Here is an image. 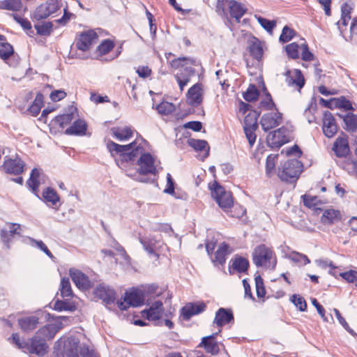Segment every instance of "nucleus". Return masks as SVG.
<instances>
[{"label":"nucleus","mask_w":357,"mask_h":357,"mask_svg":"<svg viewBox=\"0 0 357 357\" xmlns=\"http://www.w3.org/2000/svg\"><path fill=\"white\" fill-rule=\"evenodd\" d=\"M303 164L297 159H289L281 163L278 169V176L281 181L294 183L298 180L301 172Z\"/></svg>","instance_id":"obj_5"},{"label":"nucleus","mask_w":357,"mask_h":357,"mask_svg":"<svg viewBox=\"0 0 357 357\" xmlns=\"http://www.w3.org/2000/svg\"><path fill=\"white\" fill-rule=\"evenodd\" d=\"M146 304L149 306V308L142 311V315L149 321L159 320L164 312L163 303L161 301L151 302V298L146 299Z\"/></svg>","instance_id":"obj_11"},{"label":"nucleus","mask_w":357,"mask_h":357,"mask_svg":"<svg viewBox=\"0 0 357 357\" xmlns=\"http://www.w3.org/2000/svg\"><path fill=\"white\" fill-rule=\"evenodd\" d=\"M287 81L289 84H295L299 88H302L305 84L303 75L301 71L297 69L287 72Z\"/></svg>","instance_id":"obj_33"},{"label":"nucleus","mask_w":357,"mask_h":357,"mask_svg":"<svg viewBox=\"0 0 357 357\" xmlns=\"http://www.w3.org/2000/svg\"><path fill=\"white\" fill-rule=\"evenodd\" d=\"M169 63L172 68L179 70L174 77L182 91L195 75V70L192 66H197V61L194 58L181 56L172 59Z\"/></svg>","instance_id":"obj_3"},{"label":"nucleus","mask_w":357,"mask_h":357,"mask_svg":"<svg viewBox=\"0 0 357 357\" xmlns=\"http://www.w3.org/2000/svg\"><path fill=\"white\" fill-rule=\"evenodd\" d=\"M229 273L230 275L234 274L235 272L238 273H246L250 266L249 261L242 257L236 255L229 261Z\"/></svg>","instance_id":"obj_17"},{"label":"nucleus","mask_w":357,"mask_h":357,"mask_svg":"<svg viewBox=\"0 0 357 357\" xmlns=\"http://www.w3.org/2000/svg\"><path fill=\"white\" fill-rule=\"evenodd\" d=\"M287 258L298 266H303L310 263V259L306 255L297 252H291L287 255Z\"/></svg>","instance_id":"obj_39"},{"label":"nucleus","mask_w":357,"mask_h":357,"mask_svg":"<svg viewBox=\"0 0 357 357\" xmlns=\"http://www.w3.org/2000/svg\"><path fill=\"white\" fill-rule=\"evenodd\" d=\"M144 297V292L142 289H134L130 291H126L125 294L124 301L128 305L132 307H139L142 305L144 302H146Z\"/></svg>","instance_id":"obj_20"},{"label":"nucleus","mask_w":357,"mask_h":357,"mask_svg":"<svg viewBox=\"0 0 357 357\" xmlns=\"http://www.w3.org/2000/svg\"><path fill=\"white\" fill-rule=\"evenodd\" d=\"M37 33L40 36H50L52 31L53 24L51 22H43L35 24Z\"/></svg>","instance_id":"obj_44"},{"label":"nucleus","mask_w":357,"mask_h":357,"mask_svg":"<svg viewBox=\"0 0 357 357\" xmlns=\"http://www.w3.org/2000/svg\"><path fill=\"white\" fill-rule=\"evenodd\" d=\"M352 8L347 3H344L341 6V19L337 22L339 31L341 35L343 36V27H346L348 24V22L351 19V10Z\"/></svg>","instance_id":"obj_31"},{"label":"nucleus","mask_w":357,"mask_h":357,"mask_svg":"<svg viewBox=\"0 0 357 357\" xmlns=\"http://www.w3.org/2000/svg\"><path fill=\"white\" fill-rule=\"evenodd\" d=\"M50 15V11H48L47 7L45 5V3L39 6L34 13V18L37 20L46 19Z\"/></svg>","instance_id":"obj_58"},{"label":"nucleus","mask_w":357,"mask_h":357,"mask_svg":"<svg viewBox=\"0 0 357 357\" xmlns=\"http://www.w3.org/2000/svg\"><path fill=\"white\" fill-rule=\"evenodd\" d=\"M260 107L266 110H272L273 109H275L276 111L278 110L272 97L268 92H266V98L261 100Z\"/></svg>","instance_id":"obj_62"},{"label":"nucleus","mask_w":357,"mask_h":357,"mask_svg":"<svg viewBox=\"0 0 357 357\" xmlns=\"http://www.w3.org/2000/svg\"><path fill=\"white\" fill-rule=\"evenodd\" d=\"M249 52L250 55L256 60L259 61L263 56L264 50L261 41L254 38L249 46Z\"/></svg>","instance_id":"obj_35"},{"label":"nucleus","mask_w":357,"mask_h":357,"mask_svg":"<svg viewBox=\"0 0 357 357\" xmlns=\"http://www.w3.org/2000/svg\"><path fill=\"white\" fill-rule=\"evenodd\" d=\"M44 201L49 205L55 206L60 200L56 192L52 188H47L43 192Z\"/></svg>","instance_id":"obj_36"},{"label":"nucleus","mask_w":357,"mask_h":357,"mask_svg":"<svg viewBox=\"0 0 357 357\" xmlns=\"http://www.w3.org/2000/svg\"><path fill=\"white\" fill-rule=\"evenodd\" d=\"M75 114H77V108L72 106L69 108V112L56 116L54 121L56 124H58L60 128H63L73 121L75 119Z\"/></svg>","instance_id":"obj_28"},{"label":"nucleus","mask_w":357,"mask_h":357,"mask_svg":"<svg viewBox=\"0 0 357 357\" xmlns=\"http://www.w3.org/2000/svg\"><path fill=\"white\" fill-rule=\"evenodd\" d=\"M259 114H257L255 112H249L244 119L243 127H255L258 128V119Z\"/></svg>","instance_id":"obj_51"},{"label":"nucleus","mask_w":357,"mask_h":357,"mask_svg":"<svg viewBox=\"0 0 357 357\" xmlns=\"http://www.w3.org/2000/svg\"><path fill=\"white\" fill-rule=\"evenodd\" d=\"M299 45L296 43H291L285 46V51L289 58L292 59H298L299 56Z\"/></svg>","instance_id":"obj_53"},{"label":"nucleus","mask_w":357,"mask_h":357,"mask_svg":"<svg viewBox=\"0 0 357 357\" xmlns=\"http://www.w3.org/2000/svg\"><path fill=\"white\" fill-rule=\"evenodd\" d=\"M257 128H258L255 127H243L245 137L250 147H252L256 142L257 135L255 134V131L257 130Z\"/></svg>","instance_id":"obj_56"},{"label":"nucleus","mask_w":357,"mask_h":357,"mask_svg":"<svg viewBox=\"0 0 357 357\" xmlns=\"http://www.w3.org/2000/svg\"><path fill=\"white\" fill-rule=\"evenodd\" d=\"M59 290L61 291V296L63 298H70L73 296L70 280L67 278H63L61 279Z\"/></svg>","instance_id":"obj_40"},{"label":"nucleus","mask_w":357,"mask_h":357,"mask_svg":"<svg viewBox=\"0 0 357 357\" xmlns=\"http://www.w3.org/2000/svg\"><path fill=\"white\" fill-rule=\"evenodd\" d=\"M138 156L139 158L137 161V165L139 166L137 172L140 175L152 174L155 176L158 174L155 164V158L150 153L144 152V150Z\"/></svg>","instance_id":"obj_10"},{"label":"nucleus","mask_w":357,"mask_h":357,"mask_svg":"<svg viewBox=\"0 0 357 357\" xmlns=\"http://www.w3.org/2000/svg\"><path fill=\"white\" fill-rule=\"evenodd\" d=\"M29 241H30L32 246L37 247L38 249H40L41 251H43L47 256H48L50 259L54 258L52 253L50 252V250L47 248L46 245L42 241L36 240L33 238H29Z\"/></svg>","instance_id":"obj_55"},{"label":"nucleus","mask_w":357,"mask_h":357,"mask_svg":"<svg viewBox=\"0 0 357 357\" xmlns=\"http://www.w3.org/2000/svg\"><path fill=\"white\" fill-rule=\"evenodd\" d=\"M40 185V181L37 178H34L33 177H29L26 182L27 187L31 190V192L39 197L38 195V187Z\"/></svg>","instance_id":"obj_64"},{"label":"nucleus","mask_w":357,"mask_h":357,"mask_svg":"<svg viewBox=\"0 0 357 357\" xmlns=\"http://www.w3.org/2000/svg\"><path fill=\"white\" fill-rule=\"evenodd\" d=\"M335 100V107L339 108H343L345 110H353L351 102L347 100L344 96H341L339 98H336Z\"/></svg>","instance_id":"obj_60"},{"label":"nucleus","mask_w":357,"mask_h":357,"mask_svg":"<svg viewBox=\"0 0 357 357\" xmlns=\"http://www.w3.org/2000/svg\"><path fill=\"white\" fill-rule=\"evenodd\" d=\"M273 251L264 244L257 245L252 252L253 263L257 267L274 268L276 259H273Z\"/></svg>","instance_id":"obj_6"},{"label":"nucleus","mask_w":357,"mask_h":357,"mask_svg":"<svg viewBox=\"0 0 357 357\" xmlns=\"http://www.w3.org/2000/svg\"><path fill=\"white\" fill-rule=\"evenodd\" d=\"M8 229L3 228L1 229V238L8 248V244L11 238L15 234L19 233L18 230L20 229V225L16 223H8Z\"/></svg>","instance_id":"obj_26"},{"label":"nucleus","mask_w":357,"mask_h":357,"mask_svg":"<svg viewBox=\"0 0 357 357\" xmlns=\"http://www.w3.org/2000/svg\"><path fill=\"white\" fill-rule=\"evenodd\" d=\"M187 100L192 106H197L202 102V86L199 83H197L191 86L187 93Z\"/></svg>","instance_id":"obj_23"},{"label":"nucleus","mask_w":357,"mask_h":357,"mask_svg":"<svg viewBox=\"0 0 357 357\" xmlns=\"http://www.w3.org/2000/svg\"><path fill=\"white\" fill-rule=\"evenodd\" d=\"M58 330L54 324H47L36 332L30 340V342L20 340L17 333L13 334L12 340L13 342L24 352L43 356L47 353L49 349L46 342L54 338Z\"/></svg>","instance_id":"obj_1"},{"label":"nucleus","mask_w":357,"mask_h":357,"mask_svg":"<svg viewBox=\"0 0 357 357\" xmlns=\"http://www.w3.org/2000/svg\"><path fill=\"white\" fill-rule=\"evenodd\" d=\"M333 312L335 313V315L336 318L337 319L340 324L353 337H357V333L350 328L348 323L346 321L345 319L342 316L340 312L336 309H333Z\"/></svg>","instance_id":"obj_47"},{"label":"nucleus","mask_w":357,"mask_h":357,"mask_svg":"<svg viewBox=\"0 0 357 357\" xmlns=\"http://www.w3.org/2000/svg\"><path fill=\"white\" fill-rule=\"evenodd\" d=\"M256 292L258 298H263L266 295V289L264 287L263 279L260 275L256 276L255 278Z\"/></svg>","instance_id":"obj_61"},{"label":"nucleus","mask_w":357,"mask_h":357,"mask_svg":"<svg viewBox=\"0 0 357 357\" xmlns=\"http://www.w3.org/2000/svg\"><path fill=\"white\" fill-rule=\"evenodd\" d=\"M94 295L102 300L105 305L109 308V305L114 304L116 299L115 290L108 285L100 284L94 289Z\"/></svg>","instance_id":"obj_12"},{"label":"nucleus","mask_w":357,"mask_h":357,"mask_svg":"<svg viewBox=\"0 0 357 357\" xmlns=\"http://www.w3.org/2000/svg\"><path fill=\"white\" fill-rule=\"evenodd\" d=\"M341 220V214L338 210L333 208L324 211L321 221L325 225H331Z\"/></svg>","instance_id":"obj_32"},{"label":"nucleus","mask_w":357,"mask_h":357,"mask_svg":"<svg viewBox=\"0 0 357 357\" xmlns=\"http://www.w3.org/2000/svg\"><path fill=\"white\" fill-rule=\"evenodd\" d=\"M343 169L349 174L357 176V161L347 160L343 163Z\"/></svg>","instance_id":"obj_59"},{"label":"nucleus","mask_w":357,"mask_h":357,"mask_svg":"<svg viewBox=\"0 0 357 357\" xmlns=\"http://www.w3.org/2000/svg\"><path fill=\"white\" fill-rule=\"evenodd\" d=\"M63 301L57 300L54 305V310L61 311H74L75 307L73 304L68 301L69 298H65Z\"/></svg>","instance_id":"obj_45"},{"label":"nucleus","mask_w":357,"mask_h":357,"mask_svg":"<svg viewBox=\"0 0 357 357\" xmlns=\"http://www.w3.org/2000/svg\"><path fill=\"white\" fill-rule=\"evenodd\" d=\"M291 302L301 312H304L307 309V303L305 300L298 294H294L291 298Z\"/></svg>","instance_id":"obj_57"},{"label":"nucleus","mask_w":357,"mask_h":357,"mask_svg":"<svg viewBox=\"0 0 357 357\" xmlns=\"http://www.w3.org/2000/svg\"><path fill=\"white\" fill-rule=\"evenodd\" d=\"M259 96V92L257 86L252 84H250L247 91L243 93V98L248 102L257 100Z\"/></svg>","instance_id":"obj_46"},{"label":"nucleus","mask_w":357,"mask_h":357,"mask_svg":"<svg viewBox=\"0 0 357 357\" xmlns=\"http://www.w3.org/2000/svg\"><path fill=\"white\" fill-rule=\"evenodd\" d=\"M190 146L193 148L196 151H203L206 150V157L208 155L209 152V146L208 142L204 139H190L188 141Z\"/></svg>","instance_id":"obj_42"},{"label":"nucleus","mask_w":357,"mask_h":357,"mask_svg":"<svg viewBox=\"0 0 357 357\" xmlns=\"http://www.w3.org/2000/svg\"><path fill=\"white\" fill-rule=\"evenodd\" d=\"M259 24L268 33H272L273 29L276 26V22L275 20H269L266 18L261 16L255 15Z\"/></svg>","instance_id":"obj_49"},{"label":"nucleus","mask_w":357,"mask_h":357,"mask_svg":"<svg viewBox=\"0 0 357 357\" xmlns=\"http://www.w3.org/2000/svg\"><path fill=\"white\" fill-rule=\"evenodd\" d=\"M144 142H145V140L143 138L136 139L126 145H121L112 141H109L107 144V148L112 155L115 153L121 156L122 160L129 162L135 160L140 152L144 151L142 146Z\"/></svg>","instance_id":"obj_4"},{"label":"nucleus","mask_w":357,"mask_h":357,"mask_svg":"<svg viewBox=\"0 0 357 357\" xmlns=\"http://www.w3.org/2000/svg\"><path fill=\"white\" fill-rule=\"evenodd\" d=\"M342 118L347 130L354 132L357 129V115L348 113Z\"/></svg>","instance_id":"obj_41"},{"label":"nucleus","mask_w":357,"mask_h":357,"mask_svg":"<svg viewBox=\"0 0 357 357\" xmlns=\"http://www.w3.org/2000/svg\"><path fill=\"white\" fill-rule=\"evenodd\" d=\"M14 53L13 46L4 42H0V57L3 60L8 59Z\"/></svg>","instance_id":"obj_48"},{"label":"nucleus","mask_w":357,"mask_h":357,"mask_svg":"<svg viewBox=\"0 0 357 357\" xmlns=\"http://www.w3.org/2000/svg\"><path fill=\"white\" fill-rule=\"evenodd\" d=\"M112 136L117 140L124 142L130 139L133 135V130L130 127H114L111 129Z\"/></svg>","instance_id":"obj_27"},{"label":"nucleus","mask_w":357,"mask_h":357,"mask_svg":"<svg viewBox=\"0 0 357 357\" xmlns=\"http://www.w3.org/2000/svg\"><path fill=\"white\" fill-rule=\"evenodd\" d=\"M211 190L212 197L220 208L226 210L233 206L231 194L227 192L217 181H214Z\"/></svg>","instance_id":"obj_9"},{"label":"nucleus","mask_w":357,"mask_h":357,"mask_svg":"<svg viewBox=\"0 0 357 357\" xmlns=\"http://www.w3.org/2000/svg\"><path fill=\"white\" fill-rule=\"evenodd\" d=\"M54 357H96L93 349L85 344H81L79 340L75 336L61 337L54 346Z\"/></svg>","instance_id":"obj_2"},{"label":"nucleus","mask_w":357,"mask_h":357,"mask_svg":"<svg viewBox=\"0 0 357 357\" xmlns=\"http://www.w3.org/2000/svg\"><path fill=\"white\" fill-rule=\"evenodd\" d=\"M332 150L338 158H345L350 153L348 137L342 132L333 143Z\"/></svg>","instance_id":"obj_15"},{"label":"nucleus","mask_w":357,"mask_h":357,"mask_svg":"<svg viewBox=\"0 0 357 357\" xmlns=\"http://www.w3.org/2000/svg\"><path fill=\"white\" fill-rule=\"evenodd\" d=\"M70 275L76 287L79 289H89L93 284L88 276L79 270L70 269Z\"/></svg>","instance_id":"obj_18"},{"label":"nucleus","mask_w":357,"mask_h":357,"mask_svg":"<svg viewBox=\"0 0 357 357\" xmlns=\"http://www.w3.org/2000/svg\"><path fill=\"white\" fill-rule=\"evenodd\" d=\"M98 35L94 31L89 30L83 31L79 34L78 38H77L75 46L78 50L86 52L96 43Z\"/></svg>","instance_id":"obj_13"},{"label":"nucleus","mask_w":357,"mask_h":357,"mask_svg":"<svg viewBox=\"0 0 357 357\" xmlns=\"http://www.w3.org/2000/svg\"><path fill=\"white\" fill-rule=\"evenodd\" d=\"M22 7L21 0H1L0 1V9L11 11H19Z\"/></svg>","instance_id":"obj_37"},{"label":"nucleus","mask_w":357,"mask_h":357,"mask_svg":"<svg viewBox=\"0 0 357 357\" xmlns=\"http://www.w3.org/2000/svg\"><path fill=\"white\" fill-rule=\"evenodd\" d=\"M226 1L227 2L231 17L235 18L238 22L245 13L247 8L236 1L226 0Z\"/></svg>","instance_id":"obj_25"},{"label":"nucleus","mask_w":357,"mask_h":357,"mask_svg":"<svg viewBox=\"0 0 357 357\" xmlns=\"http://www.w3.org/2000/svg\"><path fill=\"white\" fill-rule=\"evenodd\" d=\"M158 286L155 284H149L147 287H144L142 289V291L144 292V297H153L155 298L156 296H159L160 293H157Z\"/></svg>","instance_id":"obj_63"},{"label":"nucleus","mask_w":357,"mask_h":357,"mask_svg":"<svg viewBox=\"0 0 357 357\" xmlns=\"http://www.w3.org/2000/svg\"><path fill=\"white\" fill-rule=\"evenodd\" d=\"M206 307L203 302L188 303L181 309V316L183 320L188 321L192 317L203 312Z\"/></svg>","instance_id":"obj_16"},{"label":"nucleus","mask_w":357,"mask_h":357,"mask_svg":"<svg viewBox=\"0 0 357 357\" xmlns=\"http://www.w3.org/2000/svg\"><path fill=\"white\" fill-rule=\"evenodd\" d=\"M25 166L24 161L18 155H15L13 158L5 156L0 171L6 174L19 176L24 172Z\"/></svg>","instance_id":"obj_8"},{"label":"nucleus","mask_w":357,"mask_h":357,"mask_svg":"<svg viewBox=\"0 0 357 357\" xmlns=\"http://www.w3.org/2000/svg\"><path fill=\"white\" fill-rule=\"evenodd\" d=\"M292 130L285 126L271 131L266 137V142L272 149H279L292 139Z\"/></svg>","instance_id":"obj_7"},{"label":"nucleus","mask_w":357,"mask_h":357,"mask_svg":"<svg viewBox=\"0 0 357 357\" xmlns=\"http://www.w3.org/2000/svg\"><path fill=\"white\" fill-rule=\"evenodd\" d=\"M139 241L143 245L144 249L149 254L158 256L155 252V244L158 241L153 236H139Z\"/></svg>","instance_id":"obj_34"},{"label":"nucleus","mask_w":357,"mask_h":357,"mask_svg":"<svg viewBox=\"0 0 357 357\" xmlns=\"http://www.w3.org/2000/svg\"><path fill=\"white\" fill-rule=\"evenodd\" d=\"M295 34L296 32L294 29L289 28L288 26H284L282 29L279 40L282 43H287L294 38Z\"/></svg>","instance_id":"obj_52"},{"label":"nucleus","mask_w":357,"mask_h":357,"mask_svg":"<svg viewBox=\"0 0 357 357\" xmlns=\"http://www.w3.org/2000/svg\"><path fill=\"white\" fill-rule=\"evenodd\" d=\"M234 320V317L231 309L220 307L215 312L213 324L221 328Z\"/></svg>","instance_id":"obj_21"},{"label":"nucleus","mask_w":357,"mask_h":357,"mask_svg":"<svg viewBox=\"0 0 357 357\" xmlns=\"http://www.w3.org/2000/svg\"><path fill=\"white\" fill-rule=\"evenodd\" d=\"M282 114L278 110L275 112L264 114L260 120L262 129L267 132L276 128L282 123Z\"/></svg>","instance_id":"obj_14"},{"label":"nucleus","mask_w":357,"mask_h":357,"mask_svg":"<svg viewBox=\"0 0 357 357\" xmlns=\"http://www.w3.org/2000/svg\"><path fill=\"white\" fill-rule=\"evenodd\" d=\"M44 105L43 96L41 93H38L36 96L29 108V111L33 116H36L40 112L42 107Z\"/></svg>","instance_id":"obj_38"},{"label":"nucleus","mask_w":357,"mask_h":357,"mask_svg":"<svg viewBox=\"0 0 357 357\" xmlns=\"http://www.w3.org/2000/svg\"><path fill=\"white\" fill-rule=\"evenodd\" d=\"M114 47V43L109 39L104 40L97 47V51L100 55L109 53Z\"/></svg>","instance_id":"obj_50"},{"label":"nucleus","mask_w":357,"mask_h":357,"mask_svg":"<svg viewBox=\"0 0 357 357\" xmlns=\"http://www.w3.org/2000/svg\"><path fill=\"white\" fill-rule=\"evenodd\" d=\"M86 130L87 123L86 121L78 119L65 130V134L68 135L83 136L86 135Z\"/></svg>","instance_id":"obj_24"},{"label":"nucleus","mask_w":357,"mask_h":357,"mask_svg":"<svg viewBox=\"0 0 357 357\" xmlns=\"http://www.w3.org/2000/svg\"><path fill=\"white\" fill-rule=\"evenodd\" d=\"M229 254L228 244L226 243H221L215 253L214 259H212L214 266H217L218 264L223 266L226 262L227 256Z\"/></svg>","instance_id":"obj_30"},{"label":"nucleus","mask_w":357,"mask_h":357,"mask_svg":"<svg viewBox=\"0 0 357 357\" xmlns=\"http://www.w3.org/2000/svg\"><path fill=\"white\" fill-rule=\"evenodd\" d=\"M39 319L36 316L24 317L18 319V324L24 332H30L34 330L38 325Z\"/></svg>","instance_id":"obj_29"},{"label":"nucleus","mask_w":357,"mask_h":357,"mask_svg":"<svg viewBox=\"0 0 357 357\" xmlns=\"http://www.w3.org/2000/svg\"><path fill=\"white\" fill-rule=\"evenodd\" d=\"M322 130L324 135L328 137H333L338 130V126L333 114L329 112H326L323 116Z\"/></svg>","instance_id":"obj_19"},{"label":"nucleus","mask_w":357,"mask_h":357,"mask_svg":"<svg viewBox=\"0 0 357 357\" xmlns=\"http://www.w3.org/2000/svg\"><path fill=\"white\" fill-rule=\"evenodd\" d=\"M155 109L158 112L162 115H168L173 113L175 109V105L167 101H162L155 107Z\"/></svg>","instance_id":"obj_43"},{"label":"nucleus","mask_w":357,"mask_h":357,"mask_svg":"<svg viewBox=\"0 0 357 357\" xmlns=\"http://www.w3.org/2000/svg\"><path fill=\"white\" fill-rule=\"evenodd\" d=\"M12 15L13 16L14 20L17 23H19L24 30L26 31L27 34L31 36V33H33L31 24L27 19L22 18L16 14H12Z\"/></svg>","instance_id":"obj_54"},{"label":"nucleus","mask_w":357,"mask_h":357,"mask_svg":"<svg viewBox=\"0 0 357 357\" xmlns=\"http://www.w3.org/2000/svg\"><path fill=\"white\" fill-rule=\"evenodd\" d=\"M220 332V330L218 333H214L211 335L204 337L198 347H204L207 353L211 354L212 355L218 354L220 351L219 346L215 339Z\"/></svg>","instance_id":"obj_22"}]
</instances>
